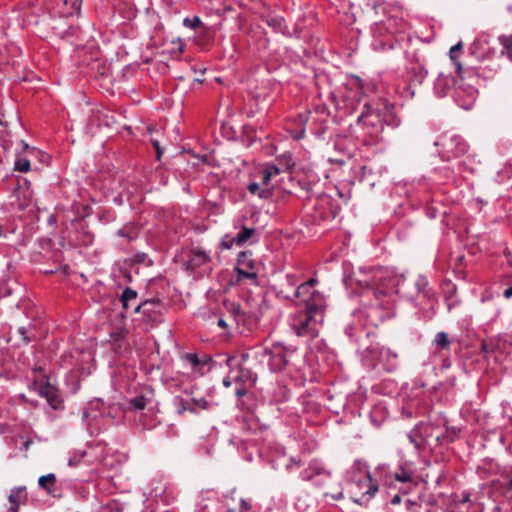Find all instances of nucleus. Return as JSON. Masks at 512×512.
Returning a JSON list of instances; mask_svg holds the SVG:
<instances>
[{
	"instance_id": "obj_1",
	"label": "nucleus",
	"mask_w": 512,
	"mask_h": 512,
	"mask_svg": "<svg viewBox=\"0 0 512 512\" xmlns=\"http://www.w3.org/2000/svg\"><path fill=\"white\" fill-rule=\"evenodd\" d=\"M344 284L351 293L364 297L374 296L364 311H359L357 316L365 314L368 322L377 327L386 319L394 316L393 294H401L411 301L418 309L419 317L428 321L435 315L437 296L429 281L423 275H418L413 281L415 293L408 291L410 283L400 280L392 271L377 267L370 270L360 269L356 276L344 278Z\"/></svg>"
},
{
	"instance_id": "obj_2",
	"label": "nucleus",
	"mask_w": 512,
	"mask_h": 512,
	"mask_svg": "<svg viewBox=\"0 0 512 512\" xmlns=\"http://www.w3.org/2000/svg\"><path fill=\"white\" fill-rule=\"evenodd\" d=\"M348 338L357 343V351L362 360L373 367H381L386 372H393L398 367V354L388 347L381 346L377 342H369L374 335L373 330L364 328L361 324L352 322L345 327Z\"/></svg>"
},
{
	"instance_id": "obj_3",
	"label": "nucleus",
	"mask_w": 512,
	"mask_h": 512,
	"mask_svg": "<svg viewBox=\"0 0 512 512\" xmlns=\"http://www.w3.org/2000/svg\"><path fill=\"white\" fill-rule=\"evenodd\" d=\"M301 309L290 314L289 327L298 337L316 338L324 322L326 299L323 293L316 294L307 302L297 304Z\"/></svg>"
},
{
	"instance_id": "obj_4",
	"label": "nucleus",
	"mask_w": 512,
	"mask_h": 512,
	"mask_svg": "<svg viewBox=\"0 0 512 512\" xmlns=\"http://www.w3.org/2000/svg\"><path fill=\"white\" fill-rule=\"evenodd\" d=\"M317 284L318 279L315 277L304 280L302 274L289 272L273 289L277 299L296 305L307 302L309 298L321 293L316 289Z\"/></svg>"
},
{
	"instance_id": "obj_5",
	"label": "nucleus",
	"mask_w": 512,
	"mask_h": 512,
	"mask_svg": "<svg viewBox=\"0 0 512 512\" xmlns=\"http://www.w3.org/2000/svg\"><path fill=\"white\" fill-rule=\"evenodd\" d=\"M124 410L119 403H105L101 399L90 401L82 413V419L90 434L99 433L109 425L121 421Z\"/></svg>"
},
{
	"instance_id": "obj_6",
	"label": "nucleus",
	"mask_w": 512,
	"mask_h": 512,
	"mask_svg": "<svg viewBox=\"0 0 512 512\" xmlns=\"http://www.w3.org/2000/svg\"><path fill=\"white\" fill-rule=\"evenodd\" d=\"M405 27L402 18L388 16L385 19L376 21L371 26L372 43L371 47L375 51H385L394 48V35L401 32Z\"/></svg>"
},
{
	"instance_id": "obj_7",
	"label": "nucleus",
	"mask_w": 512,
	"mask_h": 512,
	"mask_svg": "<svg viewBox=\"0 0 512 512\" xmlns=\"http://www.w3.org/2000/svg\"><path fill=\"white\" fill-rule=\"evenodd\" d=\"M344 481L347 484H355L359 489L367 487L361 499H354L357 503L369 500L378 491V486L372 483L368 465L361 459H356L352 466L345 472Z\"/></svg>"
},
{
	"instance_id": "obj_8",
	"label": "nucleus",
	"mask_w": 512,
	"mask_h": 512,
	"mask_svg": "<svg viewBox=\"0 0 512 512\" xmlns=\"http://www.w3.org/2000/svg\"><path fill=\"white\" fill-rule=\"evenodd\" d=\"M262 355L268 356V366L272 372H280L286 367L294 365L298 349L296 346L277 341L265 347Z\"/></svg>"
},
{
	"instance_id": "obj_9",
	"label": "nucleus",
	"mask_w": 512,
	"mask_h": 512,
	"mask_svg": "<svg viewBox=\"0 0 512 512\" xmlns=\"http://www.w3.org/2000/svg\"><path fill=\"white\" fill-rule=\"evenodd\" d=\"M357 126L372 140L377 139L384 130L380 105L365 103L361 114L357 117Z\"/></svg>"
},
{
	"instance_id": "obj_10",
	"label": "nucleus",
	"mask_w": 512,
	"mask_h": 512,
	"mask_svg": "<svg viewBox=\"0 0 512 512\" xmlns=\"http://www.w3.org/2000/svg\"><path fill=\"white\" fill-rule=\"evenodd\" d=\"M434 145L443 161H450L464 155L468 151V144L465 140L451 132H445L438 136Z\"/></svg>"
},
{
	"instance_id": "obj_11",
	"label": "nucleus",
	"mask_w": 512,
	"mask_h": 512,
	"mask_svg": "<svg viewBox=\"0 0 512 512\" xmlns=\"http://www.w3.org/2000/svg\"><path fill=\"white\" fill-rule=\"evenodd\" d=\"M331 477V472L326 469L322 461L312 459L308 466L300 472L303 481L312 482L315 486H322Z\"/></svg>"
},
{
	"instance_id": "obj_12",
	"label": "nucleus",
	"mask_w": 512,
	"mask_h": 512,
	"mask_svg": "<svg viewBox=\"0 0 512 512\" xmlns=\"http://www.w3.org/2000/svg\"><path fill=\"white\" fill-rule=\"evenodd\" d=\"M175 489L162 479H153L150 483L146 501H160L163 504H170L176 499Z\"/></svg>"
},
{
	"instance_id": "obj_13",
	"label": "nucleus",
	"mask_w": 512,
	"mask_h": 512,
	"mask_svg": "<svg viewBox=\"0 0 512 512\" xmlns=\"http://www.w3.org/2000/svg\"><path fill=\"white\" fill-rule=\"evenodd\" d=\"M375 472L383 476L386 482L395 479L396 481L407 483L411 482L413 477V470L408 466L407 463H401L399 466V470L395 472H392L390 470L389 465L385 463L379 464L376 467Z\"/></svg>"
},
{
	"instance_id": "obj_14",
	"label": "nucleus",
	"mask_w": 512,
	"mask_h": 512,
	"mask_svg": "<svg viewBox=\"0 0 512 512\" xmlns=\"http://www.w3.org/2000/svg\"><path fill=\"white\" fill-rule=\"evenodd\" d=\"M163 304L160 300H146L139 303L135 308V313H141L148 323L160 322Z\"/></svg>"
},
{
	"instance_id": "obj_15",
	"label": "nucleus",
	"mask_w": 512,
	"mask_h": 512,
	"mask_svg": "<svg viewBox=\"0 0 512 512\" xmlns=\"http://www.w3.org/2000/svg\"><path fill=\"white\" fill-rule=\"evenodd\" d=\"M439 430L435 436L436 445H447L455 441L460 433V429L455 426H448V421L444 417L438 421Z\"/></svg>"
},
{
	"instance_id": "obj_16",
	"label": "nucleus",
	"mask_w": 512,
	"mask_h": 512,
	"mask_svg": "<svg viewBox=\"0 0 512 512\" xmlns=\"http://www.w3.org/2000/svg\"><path fill=\"white\" fill-rule=\"evenodd\" d=\"M267 307L266 301L263 299L261 303L258 305V310L256 311H243L242 319H239L237 325L239 327H243L242 332L244 330L252 331L259 323L262 315H263V307Z\"/></svg>"
},
{
	"instance_id": "obj_17",
	"label": "nucleus",
	"mask_w": 512,
	"mask_h": 512,
	"mask_svg": "<svg viewBox=\"0 0 512 512\" xmlns=\"http://www.w3.org/2000/svg\"><path fill=\"white\" fill-rule=\"evenodd\" d=\"M38 394L47 400L49 406L53 409H59L62 406V398L58 389L49 382L39 385Z\"/></svg>"
},
{
	"instance_id": "obj_18",
	"label": "nucleus",
	"mask_w": 512,
	"mask_h": 512,
	"mask_svg": "<svg viewBox=\"0 0 512 512\" xmlns=\"http://www.w3.org/2000/svg\"><path fill=\"white\" fill-rule=\"evenodd\" d=\"M251 254L249 252H241L238 255V266L235 267V271L239 278H247L253 281L257 280V273L254 271H248L244 267L253 269L254 261L249 259Z\"/></svg>"
},
{
	"instance_id": "obj_19",
	"label": "nucleus",
	"mask_w": 512,
	"mask_h": 512,
	"mask_svg": "<svg viewBox=\"0 0 512 512\" xmlns=\"http://www.w3.org/2000/svg\"><path fill=\"white\" fill-rule=\"evenodd\" d=\"M317 183H314L308 180L306 177L300 178L296 180L294 184V191H291V194H294L301 200H309L314 195V186Z\"/></svg>"
},
{
	"instance_id": "obj_20",
	"label": "nucleus",
	"mask_w": 512,
	"mask_h": 512,
	"mask_svg": "<svg viewBox=\"0 0 512 512\" xmlns=\"http://www.w3.org/2000/svg\"><path fill=\"white\" fill-rule=\"evenodd\" d=\"M28 500V495L25 487H15L10 491L8 496L9 507L7 512H19L21 505H25Z\"/></svg>"
},
{
	"instance_id": "obj_21",
	"label": "nucleus",
	"mask_w": 512,
	"mask_h": 512,
	"mask_svg": "<svg viewBox=\"0 0 512 512\" xmlns=\"http://www.w3.org/2000/svg\"><path fill=\"white\" fill-rule=\"evenodd\" d=\"M455 83L456 81L453 77L440 73L434 82V94L440 98L447 96L452 88H454Z\"/></svg>"
},
{
	"instance_id": "obj_22",
	"label": "nucleus",
	"mask_w": 512,
	"mask_h": 512,
	"mask_svg": "<svg viewBox=\"0 0 512 512\" xmlns=\"http://www.w3.org/2000/svg\"><path fill=\"white\" fill-rule=\"evenodd\" d=\"M210 261L209 254L202 249H193L190 251L189 258L186 263L188 270L195 271L197 268L207 264Z\"/></svg>"
},
{
	"instance_id": "obj_23",
	"label": "nucleus",
	"mask_w": 512,
	"mask_h": 512,
	"mask_svg": "<svg viewBox=\"0 0 512 512\" xmlns=\"http://www.w3.org/2000/svg\"><path fill=\"white\" fill-rule=\"evenodd\" d=\"M87 451H88V460H87V462L89 464L103 462L106 459V456L108 455L107 447L102 442H97V443H94V444H90L88 446Z\"/></svg>"
},
{
	"instance_id": "obj_24",
	"label": "nucleus",
	"mask_w": 512,
	"mask_h": 512,
	"mask_svg": "<svg viewBox=\"0 0 512 512\" xmlns=\"http://www.w3.org/2000/svg\"><path fill=\"white\" fill-rule=\"evenodd\" d=\"M419 437L422 440V445L428 444L432 445L431 440L435 441V436L438 433L439 426L438 424H434L433 422L424 423L420 422L417 424Z\"/></svg>"
},
{
	"instance_id": "obj_25",
	"label": "nucleus",
	"mask_w": 512,
	"mask_h": 512,
	"mask_svg": "<svg viewBox=\"0 0 512 512\" xmlns=\"http://www.w3.org/2000/svg\"><path fill=\"white\" fill-rule=\"evenodd\" d=\"M369 417L371 420V423L379 428L389 417V412L386 407V405L382 402L376 403L370 413Z\"/></svg>"
},
{
	"instance_id": "obj_26",
	"label": "nucleus",
	"mask_w": 512,
	"mask_h": 512,
	"mask_svg": "<svg viewBox=\"0 0 512 512\" xmlns=\"http://www.w3.org/2000/svg\"><path fill=\"white\" fill-rule=\"evenodd\" d=\"M427 70L420 63H413L407 69V78L412 84L420 85L427 77Z\"/></svg>"
},
{
	"instance_id": "obj_27",
	"label": "nucleus",
	"mask_w": 512,
	"mask_h": 512,
	"mask_svg": "<svg viewBox=\"0 0 512 512\" xmlns=\"http://www.w3.org/2000/svg\"><path fill=\"white\" fill-rule=\"evenodd\" d=\"M281 172V168L274 164H268L265 168L260 172L261 175V185L263 187H271V181L274 177L278 176Z\"/></svg>"
},
{
	"instance_id": "obj_28",
	"label": "nucleus",
	"mask_w": 512,
	"mask_h": 512,
	"mask_svg": "<svg viewBox=\"0 0 512 512\" xmlns=\"http://www.w3.org/2000/svg\"><path fill=\"white\" fill-rule=\"evenodd\" d=\"M247 190L252 195H257L262 200L271 199L273 196V187H263L260 183L257 182L249 183Z\"/></svg>"
},
{
	"instance_id": "obj_29",
	"label": "nucleus",
	"mask_w": 512,
	"mask_h": 512,
	"mask_svg": "<svg viewBox=\"0 0 512 512\" xmlns=\"http://www.w3.org/2000/svg\"><path fill=\"white\" fill-rule=\"evenodd\" d=\"M432 346L436 352L449 351L451 341L448 334L444 331L437 332L432 341Z\"/></svg>"
},
{
	"instance_id": "obj_30",
	"label": "nucleus",
	"mask_w": 512,
	"mask_h": 512,
	"mask_svg": "<svg viewBox=\"0 0 512 512\" xmlns=\"http://www.w3.org/2000/svg\"><path fill=\"white\" fill-rule=\"evenodd\" d=\"M380 108L382 111L383 127L387 125L392 128H396L400 125L401 120L399 117L395 115V113L392 110V107H389L388 105H382V107Z\"/></svg>"
},
{
	"instance_id": "obj_31",
	"label": "nucleus",
	"mask_w": 512,
	"mask_h": 512,
	"mask_svg": "<svg viewBox=\"0 0 512 512\" xmlns=\"http://www.w3.org/2000/svg\"><path fill=\"white\" fill-rule=\"evenodd\" d=\"M38 484L40 488L45 490L50 495H55L56 491V475L54 473H49L47 475H42L38 479Z\"/></svg>"
},
{
	"instance_id": "obj_32",
	"label": "nucleus",
	"mask_w": 512,
	"mask_h": 512,
	"mask_svg": "<svg viewBox=\"0 0 512 512\" xmlns=\"http://www.w3.org/2000/svg\"><path fill=\"white\" fill-rule=\"evenodd\" d=\"M223 306L227 313L233 318V320L238 323L239 319H242L243 309L241 305L235 301L231 300H224Z\"/></svg>"
},
{
	"instance_id": "obj_33",
	"label": "nucleus",
	"mask_w": 512,
	"mask_h": 512,
	"mask_svg": "<svg viewBox=\"0 0 512 512\" xmlns=\"http://www.w3.org/2000/svg\"><path fill=\"white\" fill-rule=\"evenodd\" d=\"M434 173L436 174V179L442 183H449L455 180L456 173L454 169L449 166H444L440 168H435Z\"/></svg>"
},
{
	"instance_id": "obj_34",
	"label": "nucleus",
	"mask_w": 512,
	"mask_h": 512,
	"mask_svg": "<svg viewBox=\"0 0 512 512\" xmlns=\"http://www.w3.org/2000/svg\"><path fill=\"white\" fill-rule=\"evenodd\" d=\"M173 404L179 414H182L185 411L196 413V408L190 404V400H186L181 396H175L173 399Z\"/></svg>"
},
{
	"instance_id": "obj_35",
	"label": "nucleus",
	"mask_w": 512,
	"mask_h": 512,
	"mask_svg": "<svg viewBox=\"0 0 512 512\" xmlns=\"http://www.w3.org/2000/svg\"><path fill=\"white\" fill-rule=\"evenodd\" d=\"M498 40L502 46L501 54L512 62V35H501Z\"/></svg>"
},
{
	"instance_id": "obj_36",
	"label": "nucleus",
	"mask_w": 512,
	"mask_h": 512,
	"mask_svg": "<svg viewBox=\"0 0 512 512\" xmlns=\"http://www.w3.org/2000/svg\"><path fill=\"white\" fill-rule=\"evenodd\" d=\"M477 91L473 88V87H469L468 88V96H469V99L466 103H461L459 98H460V95H461V90L460 89H455V95H454V99L456 101V103L464 108V109H470L472 104L474 103L475 101V95H476Z\"/></svg>"
},
{
	"instance_id": "obj_37",
	"label": "nucleus",
	"mask_w": 512,
	"mask_h": 512,
	"mask_svg": "<svg viewBox=\"0 0 512 512\" xmlns=\"http://www.w3.org/2000/svg\"><path fill=\"white\" fill-rule=\"evenodd\" d=\"M255 233L254 228L243 226L236 234V245L241 246L245 244Z\"/></svg>"
},
{
	"instance_id": "obj_38",
	"label": "nucleus",
	"mask_w": 512,
	"mask_h": 512,
	"mask_svg": "<svg viewBox=\"0 0 512 512\" xmlns=\"http://www.w3.org/2000/svg\"><path fill=\"white\" fill-rule=\"evenodd\" d=\"M85 457L88 458L87 450H73L69 453L68 465L70 467H76L81 463V460Z\"/></svg>"
},
{
	"instance_id": "obj_39",
	"label": "nucleus",
	"mask_w": 512,
	"mask_h": 512,
	"mask_svg": "<svg viewBox=\"0 0 512 512\" xmlns=\"http://www.w3.org/2000/svg\"><path fill=\"white\" fill-rule=\"evenodd\" d=\"M246 381H250L251 385H254L256 382V376L251 373V371L247 369H241L238 374L234 378V382L236 384H242Z\"/></svg>"
},
{
	"instance_id": "obj_40",
	"label": "nucleus",
	"mask_w": 512,
	"mask_h": 512,
	"mask_svg": "<svg viewBox=\"0 0 512 512\" xmlns=\"http://www.w3.org/2000/svg\"><path fill=\"white\" fill-rule=\"evenodd\" d=\"M137 298V292L129 287L125 288L121 295V303L123 309L127 310L129 307V302L135 300Z\"/></svg>"
},
{
	"instance_id": "obj_41",
	"label": "nucleus",
	"mask_w": 512,
	"mask_h": 512,
	"mask_svg": "<svg viewBox=\"0 0 512 512\" xmlns=\"http://www.w3.org/2000/svg\"><path fill=\"white\" fill-rule=\"evenodd\" d=\"M129 407L134 411H141L146 407L147 399L143 395L136 396L128 401Z\"/></svg>"
},
{
	"instance_id": "obj_42",
	"label": "nucleus",
	"mask_w": 512,
	"mask_h": 512,
	"mask_svg": "<svg viewBox=\"0 0 512 512\" xmlns=\"http://www.w3.org/2000/svg\"><path fill=\"white\" fill-rule=\"evenodd\" d=\"M190 404L196 408V412L198 409L210 410L212 408V404L203 397L190 399Z\"/></svg>"
},
{
	"instance_id": "obj_43",
	"label": "nucleus",
	"mask_w": 512,
	"mask_h": 512,
	"mask_svg": "<svg viewBox=\"0 0 512 512\" xmlns=\"http://www.w3.org/2000/svg\"><path fill=\"white\" fill-rule=\"evenodd\" d=\"M419 431H418V427L417 425H415V427L407 434V437L409 439V441L414 444V446L417 448V449H420L423 445H422V440L421 438L419 437Z\"/></svg>"
},
{
	"instance_id": "obj_44",
	"label": "nucleus",
	"mask_w": 512,
	"mask_h": 512,
	"mask_svg": "<svg viewBox=\"0 0 512 512\" xmlns=\"http://www.w3.org/2000/svg\"><path fill=\"white\" fill-rule=\"evenodd\" d=\"M461 49H462V43L459 42L456 45L452 46L450 49V52H449L450 58L455 63L456 70L458 73L461 72L462 66H461L460 62L456 61V59H457V54L461 51Z\"/></svg>"
},
{
	"instance_id": "obj_45",
	"label": "nucleus",
	"mask_w": 512,
	"mask_h": 512,
	"mask_svg": "<svg viewBox=\"0 0 512 512\" xmlns=\"http://www.w3.org/2000/svg\"><path fill=\"white\" fill-rule=\"evenodd\" d=\"M184 359L191 365L194 371L200 372L199 356L196 353H186Z\"/></svg>"
},
{
	"instance_id": "obj_46",
	"label": "nucleus",
	"mask_w": 512,
	"mask_h": 512,
	"mask_svg": "<svg viewBox=\"0 0 512 512\" xmlns=\"http://www.w3.org/2000/svg\"><path fill=\"white\" fill-rule=\"evenodd\" d=\"M279 163L284 167L286 170H289L294 167L295 162L293 160V157L290 153H284L281 156L277 158Z\"/></svg>"
},
{
	"instance_id": "obj_47",
	"label": "nucleus",
	"mask_w": 512,
	"mask_h": 512,
	"mask_svg": "<svg viewBox=\"0 0 512 512\" xmlns=\"http://www.w3.org/2000/svg\"><path fill=\"white\" fill-rule=\"evenodd\" d=\"M14 166L15 170L26 173L30 170V161L26 158H18Z\"/></svg>"
},
{
	"instance_id": "obj_48",
	"label": "nucleus",
	"mask_w": 512,
	"mask_h": 512,
	"mask_svg": "<svg viewBox=\"0 0 512 512\" xmlns=\"http://www.w3.org/2000/svg\"><path fill=\"white\" fill-rule=\"evenodd\" d=\"M302 466V460L296 457H290L285 464V469L287 472H292L295 469H298Z\"/></svg>"
},
{
	"instance_id": "obj_49",
	"label": "nucleus",
	"mask_w": 512,
	"mask_h": 512,
	"mask_svg": "<svg viewBox=\"0 0 512 512\" xmlns=\"http://www.w3.org/2000/svg\"><path fill=\"white\" fill-rule=\"evenodd\" d=\"M249 423V429L253 430L254 432H257L258 430H266L268 428L267 425L259 423V420L255 418L254 416H250L248 418Z\"/></svg>"
},
{
	"instance_id": "obj_50",
	"label": "nucleus",
	"mask_w": 512,
	"mask_h": 512,
	"mask_svg": "<svg viewBox=\"0 0 512 512\" xmlns=\"http://www.w3.org/2000/svg\"><path fill=\"white\" fill-rule=\"evenodd\" d=\"M183 25L187 28L197 29L201 25V19L198 16L186 17L183 19Z\"/></svg>"
},
{
	"instance_id": "obj_51",
	"label": "nucleus",
	"mask_w": 512,
	"mask_h": 512,
	"mask_svg": "<svg viewBox=\"0 0 512 512\" xmlns=\"http://www.w3.org/2000/svg\"><path fill=\"white\" fill-rule=\"evenodd\" d=\"M234 245H236V235L235 236L230 235V234L224 235V237L222 238V241H221V246L224 249H231Z\"/></svg>"
},
{
	"instance_id": "obj_52",
	"label": "nucleus",
	"mask_w": 512,
	"mask_h": 512,
	"mask_svg": "<svg viewBox=\"0 0 512 512\" xmlns=\"http://www.w3.org/2000/svg\"><path fill=\"white\" fill-rule=\"evenodd\" d=\"M16 333L21 337V341L23 344H28L32 340V336L29 334V331L25 327H18Z\"/></svg>"
},
{
	"instance_id": "obj_53",
	"label": "nucleus",
	"mask_w": 512,
	"mask_h": 512,
	"mask_svg": "<svg viewBox=\"0 0 512 512\" xmlns=\"http://www.w3.org/2000/svg\"><path fill=\"white\" fill-rule=\"evenodd\" d=\"M199 362H200V373L203 374L204 372L202 371V369L204 367H207L208 370H210L212 368V365H213V359L209 356V355H203L201 357H199Z\"/></svg>"
},
{
	"instance_id": "obj_54",
	"label": "nucleus",
	"mask_w": 512,
	"mask_h": 512,
	"mask_svg": "<svg viewBox=\"0 0 512 512\" xmlns=\"http://www.w3.org/2000/svg\"><path fill=\"white\" fill-rule=\"evenodd\" d=\"M117 236L119 237H125L128 240H134L136 237V233L133 230H126L125 228L117 230Z\"/></svg>"
},
{
	"instance_id": "obj_55",
	"label": "nucleus",
	"mask_w": 512,
	"mask_h": 512,
	"mask_svg": "<svg viewBox=\"0 0 512 512\" xmlns=\"http://www.w3.org/2000/svg\"><path fill=\"white\" fill-rule=\"evenodd\" d=\"M103 509L109 512H122L123 507L117 501H112L107 503Z\"/></svg>"
},
{
	"instance_id": "obj_56",
	"label": "nucleus",
	"mask_w": 512,
	"mask_h": 512,
	"mask_svg": "<svg viewBox=\"0 0 512 512\" xmlns=\"http://www.w3.org/2000/svg\"><path fill=\"white\" fill-rule=\"evenodd\" d=\"M480 46L479 42H473L469 48L472 55H474L477 59L483 60L485 59V56L478 51V48Z\"/></svg>"
},
{
	"instance_id": "obj_57",
	"label": "nucleus",
	"mask_w": 512,
	"mask_h": 512,
	"mask_svg": "<svg viewBox=\"0 0 512 512\" xmlns=\"http://www.w3.org/2000/svg\"><path fill=\"white\" fill-rule=\"evenodd\" d=\"M151 144H152V146L155 149L157 159L160 160L161 156L163 154V150H162V148L160 146V142L157 139H153L152 138L151 139Z\"/></svg>"
},
{
	"instance_id": "obj_58",
	"label": "nucleus",
	"mask_w": 512,
	"mask_h": 512,
	"mask_svg": "<svg viewBox=\"0 0 512 512\" xmlns=\"http://www.w3.org/2000/svg\"><path fill=\"white\" fill-rule=\"evenodd\" d=\"M252 506L251 504L244 498H241L239 501V510L240 512H250Z\"/></svg>"
},
{
	"instance_id": "obj_59",
	"label": "nucleus",
	"mask_w": 512,
	"mask_h": 512,
	"mask_svg": "<svg viewBox=\"0 0 512 512\" xmlns=\"http://www.w3.org/2000/svg\"><path fill=\"white\" fill-rule=\"evenodd\" d=\"M12 289L7 283H0V297H6L11 295Z\"/></svg>"
},
{
	"instance_id": "obj_60",
	"label": "nucleus",
	"mask_w": 512,
	"mask_h": 512,
	"mask_svg": "<svg viewBox=\"0 0 512 512\" xmlns=\"http://www.w3.org/2000/svg\"><path fill=\"white\" fill-rule=\"evenodd\" d=\"M198 508H199V512H215V511H212L210 508V505L208 503H206V499H203L198 504Z\"/></svg>"
},
{
	"instance_id": "obj_61",
	"label": "nucleus",
	"mask_w": 512,
	"mask_h": 512,
	"mask_svg": "<svg viewBox=\"0 0 512 512\" xmlns=\"http://www.w3.org/2000/svg\"><path fill=\"white\" fill-rule=\"evenodd\" d=\"M246 393V388L240 383L237 384V387L235 388V395L237 396V398L243 397L244 395H246Z\"/></svg>"
},
{
	"instance_id": "obj_62",
	"label": "nucleus",
	"mask_w": 512,
	"mask_h": 512,
	"mask_svg": "<svg viewBox=\"0 0 512 512\" xmlns=\"http://www.w3.org/2000/svg\"><path fill=\"white\" fill-rule=\"evenodd\" d=\"M224 502L222 504L223 508H225V512H235L236 509L234 507H231V504L228 503L229 496H224Z\"/></svg>"
},
{
	"instance_id": "obj_63",
	"label": "nucleus",
	"mask_w": 512,
	"mask_h": 512,
	"mask_svg": "<svg viewBox=\"0 0 512 512\" xmlns=\"http://www.w3.org/2000/svg\"><path fill=\"white\" fill-rule=\"evenodd\" d=\"M217 325L222 328V329H227L228 328V324L226 323V321L220 317L217 321Z\"/></svg>"
},
{
	"instance_id": "obj_64",
	"label": "nucleus",
	"mask_w": 512,
	"mask_h": 512,
	"mask_svg": "<svg viewBox=\"0 0 512 512\" xmlns=\"http://www.w3.org/2000/svg\"><path fill=\"white\" fill-rule=\"evenodd\" d=\"M503 296L507 299L511 298L512 297V286L507 288L504 292H503Z\"/></svg>"
}]
</instances>
